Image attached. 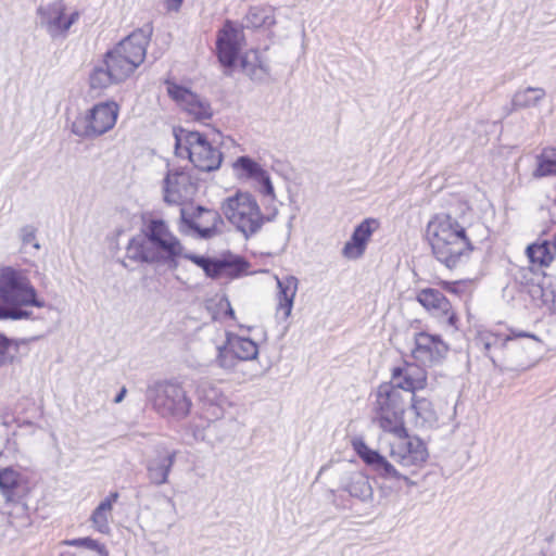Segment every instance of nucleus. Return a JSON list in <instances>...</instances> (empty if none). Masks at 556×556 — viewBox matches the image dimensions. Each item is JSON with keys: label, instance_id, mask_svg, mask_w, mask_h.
Segmentation results:
<instances>
[{"label": "nucleus", "instance_id": "0eeeda50", "mask_svg": "<svg viewBox=\"0 0 556 556\" xmlns=\"http://www.w3.org/2000/svg\"><path fill=\"white\" fill-rule=\"evenodd\" d=\"M119 105L113 100L96 103L72 123V131L84 138L100 137L116 125Z\"/></svg>", "mask_w": 556, "mask_h": 556}, {"label": "nucleus", "instance_id": "412c9836", "mask_svg": "<svg viewBox=\"0 0 556 556\" xmlns=\"http://www.w3.org/2000/svg\"><path fill=\"white\" fill-rule=\"evenodd\" d=\"M148 43L149 36L146 31L136 29L115 48L138 67L144 61Z\"/></svg>", "mask_w": 556, "mask_h": 556}, {"label": "nucleus", "instance_id": "f3484780", "mask_svg": "<svg viewBox=\"0 0 556 556\" xmlns=\"http://www.w3.org/2000/svg\"><path fill=\"white\" fill-rule=\"evenodd\" d=\"M244 41L242 27L227 21L219 30L216 49L219 62L226 66H232L237 60Z\"/></svg>", "mask_w": 556, "mask_h": 556}, {"label": "nucleus", "instance_id": "ea45409f", "mask_svg": "<svg viewBox=\"0 0 556 556\" xmlns=\"http://www.w3.org/2000/svg\"><path fill=\"white\" fill-rule=\"evenodd\" d=\"M518 338H531L538 342H540V339L536 338L534 334H531V333H528V332H525V331H520V330H514L511 329L509 331V334L507 336V340H513V339H518Z\"/></svg>", "mask_w": 556, "mask_h": 556}, {"label": "nucleus", "instance_id": "79ce46f5", "mask_svg": "<svg viewBox=\"0 0 556 556\" xmlns=\"http://www.w3.org/2000/svg\"><path fill=\"white\" fill-rule=\"evenodd\" d=\"M12 344V341L4 334L0 333V356L4 357Z\"/></svg>", "mask_w": 556, "mask_h": 556}, {"label": "nucleus", "instance_id": "2eb2a0df", "mask_svg": "<svg viewBox=\"0 0 556 556\" xmlns=\"http://www.w3.org/2000/svg\"><path fill=\"white\" fill-rule=\"evenodd\" d=\"M167 92L177 105L194 122L205 123L213 117V110L207 101L199 98L191 90L175 83L167 84Z\"/></svg>", "mask_w": 556, "mask_h": 556}, {"label": "nucleus", "instance_id": "a19ab883", "mask_svg": "<svg viewBox=\"0 0 556 556\" xmlns=\"http://www.w3.org/2000/svg\"><path fill=\"white\" fill-rule=\"evenodd\" d=\"M437 285L447 292L457 293V281L440 280Z\"/></svg>", "mask_w": 556, "mask_h": 556}, {"label": "nucleus", "instance_id": "a211bd4d", "mask_svg": "<svg viewBox=\"0 0 556 556\" xmlns=\"http://www.w3.org/2000/svg\"><path fill=\"white\" fill-rule=\"evenodd\" d=\"M379 228V219L372 217L365 218L355 227L350 240L345 242L342 249V255L348 260H357L362 257L372 233Z\"/></svg>", "mask_w": 556, "mask_h": 556}, {"label": "nucleus", "instance_id": "473e14b6", "mask_svg": "<svg viewBox=\"0 0 556 556\" xmlns=\"http://www.w3.org/2000/svg\"><path fill=\"white\" fill-rule=\"evenodd\" d=\"M112 83H115L111 77L110 72L103 68H94L90 74L89 85L93 90H103L109 87Z\"/></svg>", "mask_w": 556, "mask_h": 556}, {"label": "nucleus", "instance_id": "c85d7f7f", "mask_svg": "<svg viewBox=\"0 0 556 556\" xmlns=\"http://www.w3.org/2000/svg\"><path fill=\"white\" fill-rule=\"evenodd\" d=\"M174 459L175 453H172L154 460L148 467L150 481L156 485L166 483L172 466L174 465Z\"/></svg>", "mask_w": 556, "mask_h": 556}, {"label": "nucleus", "instance_id": "f8f14e48", "mask_svg": "<svg viewBox=\"0 0 556 556\" xmlns=\"http://www.w3.org/2000/svg\"><path fill=\"white\" fill-rule=\"evenodd\" d=\"M180 220L204 239L215 237L223 225L218 211L192 203L180 208Z\"/></svg>", "mask_w": 556, "mask_h": 556}, {"label": "nucleus", "instance_id": "1a4fd4ad", "mask_svg": "<svg viewBox=\"0 0 556 556\" xmlns=\"http://www.w3.org/2000/svg\"><path fill=\"white\" fill-rule=\"evenodd\" d=\"M153 408L163 417H186L191 409V400L178 382L164 381L152 389Z\"/></svg>", "mask_w": 556, "mask_h": 556}, {"label": "nucleus", "instance_id": "9b49d317", "mask_svg": "<svg viewBox=\"0 0 556 556\" xmlns=\"http://www.w3.org/2000/svg\"><path fill=\"white\" fill-rule=\"evenodd\" d=\"M448 345L441 336L418 331L413 337L409 356L425 367H433L445 358Z\"/></svg>", "mask_w": 556, "mask_h": 556}, {"label": "nucleus", "instance_id": "4c0bfd02", "mask_svg": "<svg viewBox=\"0 0 556 556\" xmlns=\"http://www.w3.org/2000/svg\"><path fill=\"white\" fill-rule=\"evenodd\" d=\"M206 276L213 279L222 278L220 273V260H212L208 271Z\"/></svg>", "mask_w": 556, "mask_h": 556}, {"label": "nucleus", "instance_id": "ddd939ff", "mask_svg": "<svg viewBox=\"0 0 556 556\" xmlns=\"http://www.w3.org/2000/svg\"><path fill=\"white\" fill-rule=\"evenodd\" d=\"M416 301L432 317L445 323L454 330L459 329V316L451 301L438 289L422 288L416 294Z\"/></svg>", "mask_w": 556, "mask_h": 556}, {"label": "nucleus", "instance_id": "5701e85b", "mask_svg": "<svg viewBox=\"0 0 556 556\" xmlns=\"http://www.w3.org/2000/svg\"><path fill=\"white\" fill-rule=\"evenodd\" d=\"M104 63L115 83L124 81L137 68L132 62L116 48L105 54Z\"/></svg>", "mask_w": 556, "mask_h": 556}, {"label": "nucleus", "instance_id": "393cba45", "mask_svg": "<svg viewBox=\"0 0 556 556\" xmlns=\"http://www.w3.org/2000/svg\"><path fill=\"white\" fill-rule=\"evenodd\" d=\"M278 305L277 313L283 318H288L291 315L293 301L298 291V279L289 276L283 279H278Z\"/></svg>", "mask_w": 556, "mask_h": 556}, {"label": "nucleus", "instance_id": "a18cd8bd", "mask_svg": "<svg viewBox=\"0 0 556 556\" xmlns=\"http://www.w3.org/2000/svg\"><path fill=\"white\" fill-rule=\"evenodd\" d=\"M552 245H553V248H554V250L556 252V233L553 237Z\"/></svg>", "mask_w": 556, "mask_h": 556}, {"label": "nucleus", "instance_id": "7ed1b4c3", "mask_svg": "<svg viewBox=\"0 0 556 556\" xmlns=\"http://www.w3.org/2000/svg\"><path fill=\"white\" fill-rule=\"evenodd\" d=\"M143 237H134L127 244L126 255L136 262L159 263L175 261L182 256L184 247L170 231L166 222L150 219Z\"/></svg>", "mask_w": 556, "mask_h": 556}, {"label": "nucleus", "instance_id": "4468645a", "mask_svg": "<svg viewBox=\"0 0 556 556\" xmlns=\"http://www.w3.org/2000/svg\"><path fill=\"white\" fill-rule=\"evenodd\" d=\"M197 184L185 170L168 172L164 179V201L172 205L188 206L197 194Z\"/></svg>", "mask_w": 556, "mask_h": 556}, {"label": "nucleus", "instance_id": "6e6552de", "mask_svg": "<svg viewBox=\"0 0 556 556\" xmlns=\"http://www.w3.org/2000/svg\"><path fill=\"white\" fill-rule=\"evenodd\" d=\"M396 440L390 443V457L401 467L409 470L412 475L422 469L429 459L426 443L417 435H410L408 430L395 435Z\"/></svg>", "mask_w": 556, "mask_h": 556}, {"label": "nucleus", "instance_id": "58836bf2", "mask_svg": "<svg viewBox=\"0 0 556 556\" xmlns=\"http://www.w3.org/2000/svg\"><path fill=\"white\" fill-rule=\"evenodd\" d=\"M355 453L362 458L363 455L370 448L362 439H355L352 442Z\"/></svg>", "mask_w": 556, "mask_h": 556}, {"label": "nucleus", "instance_id": "f704fd0d", "mask_svg": "<svg viewBox=\"0 0 556 556\" xmlns=\"http://www.w3.org/2000/svg\"><path fill=\"white\" fill-rule=\"evenodd\" d=\"M217 314L220 318L236 320L235 311L228 299H222L217 304Z\"/></svg>", "mask_w": 556, "mask_h": 556}, {"label": "nucleus", "instance_id": "7c9ffc66", "mask_svg": "<svg viewBox=\"0 0 556 556\" xmlns=\"http://www.w3.org/2000/svg\"><path fill=\"white\" fill-rule=\"evenodd\" d=\"M536 172L540 176L556 175V149H546L539 156Z\"/></svg>", "mask_w": 556, "mask_h": 556}, {"label": "nucleus", "instance_id": "f03ea898", "mask_svg": "<svg viewBox=\"0 0 556 556\" xmlns=\"http://www.w3.org/2000/svg\"><path fill=\"white\" fill-rule=\"evenodd\" d=\"M45 306V300L24 271L12 267L0 269V320L29 319L31 312L28 308Z\"/></svg>", "mask_w": 556, "mask_h": 556}, {"label": "nucleus", "instance_id": "c03bdc74", "mask_svg": "<svg viewBox=\"0 0 556 556\" xmlns=\"http://www.w3.org/2000/svg\"><path fill=\"white\" fill-rule=\"evenodd\" d=\"M125 394H126V389H125V388H123V389L119 391V393L116 395V397H115L114 402H115V403H119V402H122V401H123V399H124V396H125Z\"/></svg>", "mask_w": 556, "mask_h": 556}, {"label": "nucleus", "instance_id": "c756f323", "mask_svg": "<svg viewBox=\"0 0 556 556\" xmlns=\"http://www.w3.org/2000/svg\"><path fill=\"white\" fill-rule=\"evenodd\" d=\"M245 21L253 28L270 26L275 23L274 9L267 4L251 7Z\"/></svg>", "mask_w": 556, "mask_h": 556}, {"label": "nucleus", "instance_id": "aec40b11", "mask_svg": "<svg viewBox=\"0 0 556 556\" xmlns=\"http://www.w3.org/2000/svg\"><path fill=\"white\" fill-rule=\"evenodd\" d=\"M65 11V4L62 1H56L46 9H40L50 33L64 34L78 20V11H74L70 15H66Z\"/></svg>", "mask_w": 556, "mask_h": 556}, {"label": "nucleus", "instance_id": "cd10ccee", "mask_svg": "<svg viewBox=\"0 0 556 556\" xmlns=\"http://www.w3.org/2000/svg\"><path fill=\"white\" fill-rule=\"evenodd\" d=\"M362 459L367 465H375L381 468L386 477L403 480L407 484H414L412 481H409L408 477L402 475L389 460L386 459V457L380 455L377 451L369 448L365 455H363Z\"/></svg>", "mask_w": 556, "mask_h": 556}, {"label": "nucleus", "instance_id": "b1692460", "mask_svg": "<svg viewBox=\"0 0 556 556\" xmlns=\"http://www.w3.org/2000/svg\"><path fill=\"white\" fill-rule=\"evenodd\" d=\"M24 482L20 471L12 467L0 469V493L7 503H15L18 501V491Z\"/></svg>", "mask_w": 556, "mask_h": 556}, {"label": "nucleus", "instance_id": "72a5a7b5", "mask_svg": "<svg viewBox=\"0 0 556 556\" xmlns=\"http://www.w3.org/2000/svg\"><path fill=\"white\" fill-rule=\"evenodd\" d=\"M410 406L415 414L424 419H427L433 415V407L430 400L424 396H419L416 393L412 394Z\"/></svg>", "mask_w": 556, "mask_h": 556}, {"label": "nucleus", "instance_id": "20e7f679", "mask_svg": "<svg viewBox=\"0 0 556 556\" xmlns=\"http://www.w3.org/2000/svg\"><path fill=\"white\" fill-rule=\"evenodd\" d=\"M406 401L392 383H381L375 393L372 421L386 433L399 434L408 430L405 422Z\"/></svg>", "mask_w": 556, "mask_h": 556}, {"label": "nucleus", "instance_id": "4be33fe9", "mask_svg": "<svg viewBox=\"0 0 556 556\" xmlns=\"http://www.w3.org/2000/svg\"><path fill=\"white\" fill-rule=\"evenodd\" d=\"M118 492H111L90 515V521L96 531L108 534L110 532V521L112 519L113 505L118 501Z\"/></svg>", "mask_w": 556, "mask_h": 556}, {"label": "nucleus", "instance_id": "37998d69", "mask_svg": "<svg viewBox=\"0 0 556 556\" xmlns=\"http://www.w3.org/2000/svg\"><path fill=\"white\" fill-rule=\"evenodd\" d=\"M184 0H164L165 8L168 12L179 11Z\"/></svg>", "mask_w": 556, "mask_h": 556}, {"label": "nucleus", "instance_id": "c9c22d12", "mask_svg": "<svg viewBox=\"0 0 556 556\" xmlns=\"http://www.w3.org/2000/svg\"><path fill=\"white\" fill-rule=\"evenodd\" d=\"M184 257L191 261L197 266L201 267L205 274L208 271L210 265L213 260L210 257L194 255V254H185Z\"/></svg>", "mask_w": 556, "mask_h": 556}, {"label": "nucleus", "instance_id": "dca6fc26", "mask_svg": "<svg viewBox=\"0 0 556 556\" xmlns=\"http://www.w3.org/2000/svg\"><path fill=\"white\" fill-rule=\"evenodd\" d=\"M427 367L412 361L404 362L402 366L392 368L391 382L400 391H406L412 394L422 391L428 386Z\"/></svg>", "mask_w": 556, "mask_h": 556}, {"label": "nucleus", "instance_id": "2f4dec72", "mask_svg": "<svg viewBox=\"0 0 556 556\" xmlns=\"http://www.w3.org/2000/svg\"><path fill=\"white\" fill-rule=\"evenodd\" d=\"M247 266V262L239 257L220 260L222 278L239 277L243 271H245Z\"/></svg>", "mask_w": 556, "mask_h": 556}, {"label": "nucleus", "instance_id": "f257e3e1", "mask_svg": "<svg viewBox=\"0 0 556 556\" xmlns=\"http://www.w3.org/2000/svg\"><path fill=\"white\" fill-rule=\"evenodd\" d=\"M425 240L435 260L450 269L469 258L476 250L466 227L450 213H435L430 217Z\"/></svg>", "mask_w": 556, "mask_h": 556}, {"label": "nucleus", "instance_id": "39448f33", "mask_svg": "<svg viewBox=\"0 0 556 556\" xmlns=\"http://www.w3.org/2000/svg\"><path fill=\"white\" fill-rule=\"evenodd\" d=\"M175 139L177 153L180 156H186L199 170L212 172L219 168L223 154L205 134L179 129L175 132Z\"/></svg>", "mask_w": 556, "mask_h": 556}, {"label": "nucleus", "instance_id": "a878e982", "mask_svg": "<svg viewBox=\"0 0 556 556\" xmlns=\"http://www.w3.org/2000/svg\"><path fill=\"white\" fill-rule=\"evenodd\" d=\"M61 544L64 546L75 547L77 552L74 556H85V552H89L94 556H110V551L106 544L91 536L67 539L62 541Z\"/></svg>", "mask_w": 556, "mask_h": 556}, {"label": "nucleus", "instance_id": "6ab92c4d", "mask_svg": "<svg viewBox=\"0 0 556 556\" xmlns=\"http://www.w3.org/2000/svg\"><path fill=\"white\" fill-rule=\"evenodd\" d=\"M232 169L238 178L254 180L262 186L264 194L274 195V187L269 174L250 156H239L232 163Z\"/></svg>", "mask_w": 556, "mask_h": 556}, {"label": "nucleus", "instance_id": "e433bc0d", "mask_svg": "<svg viewBox=\"0 0 556 556\" xmlns=\"http://www.w3.org/2000/svg\"><path fill=\"white\" fill-rule=\"evenodd\" d=\"M184 257L191 261L197 266L201 267L205 274L208 271L210 265L213 260L210 257L194 255V254H185Z\"/></svg>", "mask_w": 556, "mask_h": 556}, {"label": "nucleus", "instance_id": "bb28decb", "mask_svg": "<svg viewBox=\"0 0 556 556\" xmlns=\"http://www.w3.org/2000/svg\"><path fill=\"white\" fill-rule=\"evenodd\" d=\"M526 255L530 264L538 268L548 267L555 258V252L552 251L547 240L538 241L528 245Z\"/></svg>", "mask_w": 556, "mask_h": 556}, {"label": "nucleus", "instance_id": "49530a36", "mask_svg": "<svg viewBox=\"0 0 556 556\" xmlns=\"http://www.w3.org/2000/svg\"><path fill=\"white\" fill-rule=\"evenodd\" d=\"M2 364H3V359H2V358H0V366H1Z\"/></svg>", "mask_w": 556, "mask_h": 556}, {"label": "nucleus", "instance_id": "423d86ee", "mask_svg": "<svg viewBox=\"0 0 556 556\" xmlns=\"http://www.w3.org/2000/svg\"><path fill=\"white\" fill-rule=\"evenodd\" d=\"M222 211L228 222L245 237L256 233L266 222L257 200L247 191H237L228 197L222 204Z\"/></svg>", "mask_w": 556, "mask_h": 556}, {"label": "nucleus", "instance_id": "9d476101", "mask_svg": "<svg viewBox=\"0 0 556 556\" xmlns=\"http://www.w3.org/2000/svg\"><path fill=\"white\" fill-rule=\"evenodd\" d=\"M238 333H226L225 344L219 350L218 361L224 367L232 366L236 362L253 361L258 355L257 342L248 336L254 327L238 324Z\"/></svg>", "mask_w": 556, "mask_h": 556}]
</instances>
